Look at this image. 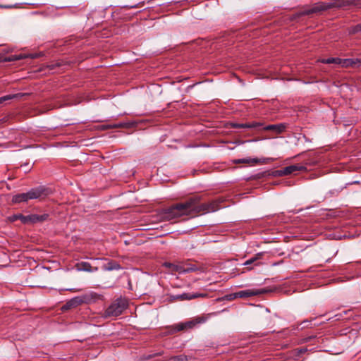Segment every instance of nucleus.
<instances>
[{
    "instance_id": "nucleus-20",
    "label": "nucleus",
    "mask_w": 361,
    "mask_h": 361,
    "mask_svg": "<svg viewBox=\"0 0 361 361\" xmlns=\"http://www.w3.org/2000/svg\"><path fill=\"white\" fill-rule=\"evenodd\" d=\"M183 274H185V273L196 271L198 269V267L193 264L185 263V264H183Z\"/></svg>"
},
{
    "instance_id": "nucleus-22",
    "label": "nucleus",
    "mask_w": 361,
    "mask_h": 361,
    "mask_svg": "<svg viewBox=\"0 0 361 361\" xmlns=\"http://www.w3.org/2000/svg\"><path fill=\"white\" fill-rule=\"evenodd\" d=\"M80 270L85 271H94L97 270V267H92L90 263L88 262H82L80 264V267L79 268Z\"/></svg>"
},
{
    "instance_id": "nucleus-30",
    "label": "nucleus",
    "mask_w": 361,
    "mask_h": 361,
    "mask_svg": "<svg viewBox=\"0 0 361 361\" xmlns=\"http://www.w3.org/2000/svg\"><path fill=\"white\" fill-rule=\"evenodd\" d=\"M359 65L361 66V59H360Z\"/></svg>"
},
{
    "instance_id": "nucleus-3",
    "label": "nucleus",
    "mask_w": 361,
    "mask_h": 361,
    "mask_svg": "<svg viewBox=\"0 0 361 361\" xmlns=\"http://www.w3.org/2000/svg\"><path fill=\"white\" fill-rule=\"evenodd\" d=\"M102 295L97 294L94 292H90L89 293L85 294L82 296H77L69 301H68L66 305L62 307L63 310H68L73 307H75L79 305L82 303H90L92 302H95L98 300H102Z\"/></svg>"
},
{
    "instance_id": "nucleus-23",
    "label": "nucleus",
    "mask_w": 361,
    "mask_h": 361,
    "mask_svg": "<svg viewBox=\"0 0 361 361\" xmlns=\"http://www.w3.org/2000/svg\"><path fill=\"white\" fill-rule=\"evenodd\" d=\"M341 59H340V58H329V59H320V60H319V61H320L322 63H327V64L335 63V64L340 65Z\"/></svg>"
},
{
    "instance_id": "nucleus-13",
    "label": "nucleus",
    "mask_w": 361,
    "mask_h": 361,
    "mask_svg": "<svg viewBox=\"0 0 361 361\" xmlns=\"http://www.w3.org/2000/svg\"><path fill=\"white\" fill-rule=\"evenodd\" d=\"M359 61L360 59H341L340 66L344 68L353 67L359 65Z\"/></svg>"
},
{
    "instance_id": "nucleus-1",
    "label": "nucleus",
    "mask_w": 361,
    "mask_h": 361,
    "mask_svg": "<svg viewBox=\"0 0 361 361\" xmlns=\"http://www.w3.org/2000/svg\"><path fill=\"white\" fill-rule=\"evenodd\" d=\"M219 204L220 202L216 200L200 204L195 200H190L184 203H178L166 209L164 213V218L171 221L183 216H195L200 214L213 212L221 207Z\"/></svg>"
},
{
    "instance_id": "nucleus-24",
    "label": "nucleus",
    "mask_w": 361,
    "mask_h": 361,
    "mask_svg": "<svg viewBox=\"0 0 361 361\" xmlns=\"http://www.w3.org/2000/svg\"><path fill=\"white\" fill-rule=\"evenodd\" d=\"M23 58H24V56L22 54H15V55H11V56H8V58H6L5 61H18V60L22 59Z\"/></svg>"
},
{
    "instance_id": "nucleus-19",
    "label": "nucleus",
    "mask_w": 361,
    "mask_h": 361,
    "mask_svg": "<svg viewBox=\"0 0 361 361\" xmlns=\"http://www.w3.org/2000/svg\"><path fill=\"white\" fill-rule=\"evenodd\" d=\"M24 95H25V94L18 93V94H8V95L3 96V97H0V104H2L5 102H7V101L13 99L22 97Z\"/></svg>"
},
{
    "instance_id": "nucleus-9",
    "label": "nucleus",
    "mask_w": 361,
    "mask_h": 361,
    "mask_svg": "<svg viewBox=\"0 0 361 361\" xmlns=\"http://www.w3.org/2000/svg\"><path fill=\"white\" fill-rule=\"evenodd\" d=\"M275 159L267 157V158H263L258 159L257 158H243V159H235L233 161V163L235 164H251V165H255L257 164H270L271 162L274 161Z\"/></svg>"
},
{
    "instance_id": "nucleus-4",
    "label": "nucleus",
    "mask_w": 361,
    "mask_h": 361,
    "mask_svg": "<svg viewBox=\"0 0 361 361\" xmlns=\"http://www.w3.org/2000/svg\"><path fill=\"white\" fill-rule=\"evenodd\" d=\"M128 301L126 298H118L113 301L106 310L105 316H119L126 313Z\"/></svg>"
},
{
    "instance_id": "nucleus-27",
    "label": "nucleus",
    "mask_w": 361,
    "mask_h": 361,
    "mask_svg": "<svg viewBox=\"0 0 361 361\" xmlns=\"http://www.w3.org/2000/svg\"><path fill=\"white\" fill-rule=\"evenodd\" d=\"M257 310H258V311H257V314H258L264 315V314H266L268 312H269V310L264 307H258Z\"/></svg>"
},
{
    "instance_id": "nucleus-29",
    "label": "nucleus",
    "mask_w": 361,
    "mask_h": 361,
    "mask_svg": "<svg viewBox=\"0 0 361 361\" xmlns=\"http://www.w3.org/2000/svg\"><path fill=\"white\" fill-rule=\"evenodd\" d=\"M357 28H359V30H361V24H360V25H358L357 26Z\"/></svg>"
},
{
    "instance_id": "nucleus-14",
    "label": "nucleus",
    "mask_w": 361,
    "mask_h": 361,
    "mask_svg": "<svg viewBox=\"0 0 361 361\" xmlns=\"http://www.w3.org/2000/svg\"><path fill=\"white\" fill-rule=\"evenodd\" d=\"M262 256V253L259 252L255 255V257L247 259L246 262H244V265L248 266L250 264H254L255 266L259 265L261 262L259 261Z\"/></svg>"
},
{
    "instance_id": "nucleus-11",
    "label": "nucleus",
    "mask_w": 361,
    "mask_h": 361,
    "mask_svg": "<svg viewBox=\"0 0 361 361\" xmlns=\"http://www.w3.org/2000/svg\"><path fill=\"white\" fill-rule=\"evenodd\" d=\"M49 219V214H30L26 216V224L28 223H37V222H42L44 221H47Z\"/></svg>"
},
{
    "instance_id": "nucleus-12",
    "label": "nucleus",
    "mask_w": 361,
    "mask_h": 361,
    "mask_svg": "<svg viewBox=\"0 0 361 361\" xmlns=\"http://www.w3.org/2000/svg\"><path fill=\"white\" fill-rule=\"evenodd\" d=\"M287 128V125L286 123H279L274 125H268L263 128L264 130L266 131H273L276 134H280L285 131Z\"/></svg>"
},
{
    "instance_id": "nucleus-25",
    "label": "nucleus",
    "mask_w": 361,
    "mask_h": 361,
    "mask_svg": "<svg viewBox=\"0 0 361 361\" xmlns=\"http://www.w3.org/2000/svg\"><path fill=\"white\" fill-rule=\"evenodd\" d=\"M169 361H188V358L185 355H180L171 357Z\"/></svg>"
},
{
    "instance_id": "nucleus-5",
    "label": "nucleus",
    "mask_w": 361,
    "mask_h": 361,
    "mask_svg": "<svg viewBox=\"0 0 361 361\" xmlns=\"http://www.w3.org/2000/svg\"><path fill=\"white\" fill-rule=\"evenodd\" d=\"M205 319H206V317H197L194 320L176 324L171 326L170 333L173 334V333L180 331L192 329L197 324L204 323L206 321Z\"/></svg>"
},
{
    "instance_id": "nucleus-21",
    "label": "nucleus",
    "mask_w": 361,
    "mask_h": 361,
    "mask_svg": "<svg viewBox=\"0 0 361 361\" xmlns=\"http://www.w3.org/2000/svg\"><path fill=\"white\" fill-rule=\"evenodd\" d=\"M128 126V123H118L114 125H103L101 128L102 130H107L111 128H125Z\"/></svg>"
},
{
    "instance_id": "nucleus-6",
    "label": "nucleus",
    "mask_w": 361,
    "mask_h": 361,
    "mask_svg": "<svg viewBox=\"0 0 361 361\" xmlns=\"http://www.w3.org/2000/svg\"><path fill=\"white\" fill-rule=\"evenodd\" d=\"M269 290L267 288L259 289H246L235 292L229 295L230 299L235 298H248L255 295H259L268 293Z\"/></svg>"
},
{
    "instance_id": "nucleus-28",
    "label": "nucleus",
    "mask_w": 361,
    "mask_h": 361,
    "mask_svg": "<svg viewBox=\"0 0 361 361\" xmlns=\"http://www.w3.org/2000/svg\"><path fill=\"white\" fill-rule=\"evenodd\" d=\"M297 350L299 354H302L307 351V349L306 348H300Z\"/></svg>"
},
{
    "instance_id": "nucleus-2",
    "label": "nucleus",
    "mask_w": 361,
    "mask_h": 361,
    "mask_svg": "<svg viewBox=\"0 0 361 361\" xmlns=\"http://www.w3.org/2000/svg\"><path fill=\"white\" fill-rule=\"evenodd\" d=\"M51 193V190L43 185L33 188L27 192H22L14 195L12 197V202L13 204H20L22 202H27L32 200H42Z\"/></svg>"
},
{
    "instance_id": "nucleus-18",
    "label": "nucleus",
    "mask_w": 361,
    "mask_h": 361,
    "mask_svg": "<svg viewBox=\"0 0 361 361\" xmlns=\"http://www.w3.org/2000/svg\"><path fill=\"white\" fill-rule=\"evenodd\" d=\"M262 123L260 122H249L238 125V127L242 128H257L262 126Z\"/></svg>"
},
{
    "instance_id": "nucleus-7",
    "label": "nucleus",
    "mask_w": 361,
    "mask_h": 361,
    "mask_svg": "<svg viewBox=\"0 0 361 361\" xmlns=\"http://www.w3.org/2000/svg\"><path fill=\"white\" fill-rule=\"evenodd\" d=\"M207 293H183L182 294L177 295H171L169 296L170 300L171 301H183V300H190L192 299H195L197 298H207Z\"/></svg>"
},
{
    "instance_id": "nucleus-10",
    "label": "nucleus",
    "mask_w": 361,
    "mask_h": 361,
    "mask_svg": "<svg viewBox=\"0 0 361 361\" xmlns=\"http://www.w3.org/2000/svg\"><path fill=\"white\" fill-rule=\"evenodd\" d=\"M307 170L306 166L301 164H295L284 167L279 171H277V173L279 176H287L292 173H295L298 171H305Z\"/></svg>"
},
{
    "instance_id": "nucleus-17",
    "label": "nucleus",
    "mask_w": 361,
    "mask_h": 361,
    "mask_svg": "<svg viewBox=\"0 0 361 361\" xmlns=\"http://www.w3.org/2000/svg\"><path fill=\"white\" fill-rule=\"evenodd\" d=\"M166 267H168L171 271L178 272V274H183V264H171V263H166Z\"/></svg>"
},
{
    "instance_id": "nucleus-26",
    "label": "nucleus",
    "mask_w": 361,
    "mask_h": 361,
    "mask_svg": "<svg viewBox=\"0 0 361 361\" xmlns=\"http://www.w3.org/2000/svg\"><path fill=\"white\" fill-rule=\"evenodd\" d=\"M352 311H353V310H351V309H348V310L343 309V310H341L340 312L335 313L334 316H336V317L343 316V314H347L351 312Z\"/></svg>"
},
{
    "instance_id": "nucleus-16",
    "label": "nucleus",
    "mask_w": 361,
    "mask_h": 361,
    "mask_svg": "<svg viewBox=\"0 0 361 361\" xmlns=\"http://www.w3.org/2000/svg\"><path fill=\"white\" fill-rule=\"evenodd\" d=\"M103 268L107 271L118 270L121 269V266L116 262L109 261L104 264Z\"/></svg>"
},
{
    "instance_id": "nucleus-8",
    "label": "nucleus",
    "mask_w": 361,
    "mask_h": 361,
    "mask_svg": "<svg viewBox=\"0 0 361 361\" xmlns=\"http://www.w3.org/2000/svg\"><path fill=\"white\" fill-rule=\"evenodd\" d=\"M338 0H334L330 2H317L314 4L311 8L310 13H317L320 11H326L329 8L339 6Z\"/></svg>"
},
{
    "instance_id": "nucleus-15",
    "label": "nucleus",
    "mask_w": 361,
    "mask_h": 361,
    "mask_svg": "<svg viewBox=\"0 0 361 361\" xmlns=\"http://www.w3.org/2000/svg\"><path fill=\"white\" fill-rule=\"evenodd\" d=\"M18 220H20L23 224H26V216L21 214H16L7 217L8 222L13 223Z\"/></svg>"
}]
</instances>
